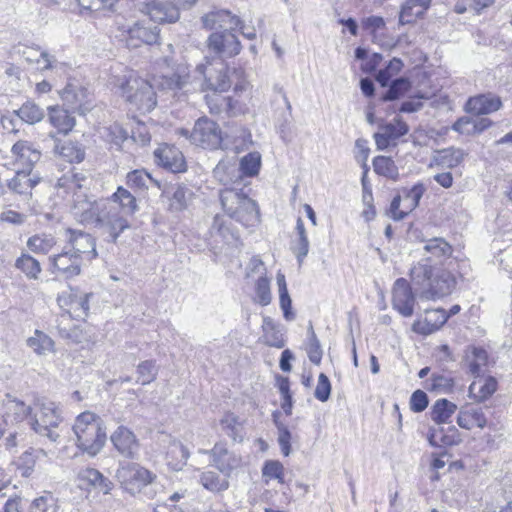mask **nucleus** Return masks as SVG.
Masks as SVG:
<instances>
[{
	"label": "nucleus",
	"mask_w": 512,
	"mask_h": 512,
	"mask_svg": "<svg viewBox=\"0 0 512 512\" xmlns=\"http://www.w3.org/2000/svg\"><path fill=\"white\" fill-rule=\"evenodd\" d=\"M465 153L461 149H445L441 151L436 158L438 164L453 168L458 166L464 159Z\"/></svg>",
	"instance_id": "nucleus-56"
},
{
	"label": "nucleus",
	"mask_w": 512,
	"mask_h": 512,
	"mask_svg": "<svg viewBox=\"0 0 512 512\" xmlns=\"http://www.w3.org/2000/svg\"><path fill=\"white\" fill-rule=\"evenodd\" d=\"M297 240L293 243L292 251L296 255L298 263L301 265L304 258L309 252V240L307 237L306 229L301 218L296 222Z\"/></svg>",
	"instance_id": "nucleus-45"
},
{
	"label": "nucleus",
	"mask_w": 512,
	"mask_h": 512,
	"mask_svg": "<svg viewBox=\"0 0 512 512\" xmlns=\"http://www.w3.org/2000/svg\"><path fill=\"white\" fill-rule=\"evenodd\" d=\"M252 143L249 130L244 127H230L223 135L221 149L232 150L239 153Z\"/></svg>",
	"instance_id": "nucleus-24"
},
{
	"label": "nucleus",
	"mask_w": 512,
	"mask_h": 512,
	"mask_svg": "<svg viewBox=\"0 0 512 512\" xmlns=\"http://www.w3.org/2000/svg\"><path fill=\"white\" fill-rule=\"evenodd\" d=\"M241 176L254 177L258 175L261 167V155L259 152H251L241 158L239 163Z\"/></svg>",
	"instance_id": "nucleus-52"
},
{
	"label": "nucleus",
	"mask_w": 512,
	"mask_h": 512,
	"mask_svg": "<svg viewBox=\"0 0 512 512\" xmlns=\"http://www.w3.org/2000/svg\"><path fill=\"white\" fill-rule=\"evenodd\" d=\"M188 82V75L180 72L172 75L154 77L153 83L139 77L133 70L123 68L121 73L113 74L110 84L119 90L125 100L136 110L146 113L156 104L155 87L163 90L182 89Z\"/></svg>",
	"instance_id": "nucleus-1"
},
{
	"label": "nucleus",
	"mask_w": 512,
	"mask_h": 512,
	"mask_svg": "<svg viewBox=\"0 0 512 512\" xmlns=\"http://www.w3.org/2000/svg\"><path fill=\"white\" fill-rule=\"evenodd\" d=\"M408 130V125L399 118H395L389 123L381 124L379 132L374 134L377 149L385 150L389 147L391 141H395L407 134Z\"/></svg>",
	"instance_id": "nucleus-21"
},
{
	"label": "nucleus",
	"mask_w": 512,
	"mask_h": 512,
	"mask_svg": "<svg viewBox=\"0 0 512 512\" xmlns=\"http://www.w3.org/2000/svg\"><path fill=\"white\" fill-rule=\"evenodd\" d=\"M91 179L83 172L69 171L61 176L55 184L57 195L62 198L78 197V194L88 192Z\"/></svg>",
	"instance_id": "nucleus-15"
},
{
	"label": "nucleus",
	"mask_w": 512,
	"mask_h": 512,
	"mask_svg": "<svg viewBox=\"0 0 512 512\" xmlns=\"http://www.w3.org/2000/svg\"><path fill=\"white\" fill-rule=\"evenodd\" d=\"M457 424L467 430L475 427L484 428L487 424L482 408L466 405L459 410Z\"/></svg>",
	"instance_id": "nucleus-30"
},
{
	"label": "nucleus",
	"mask_w": 512,
	"mask_h": 512,
	"mask_svg": "<svg viewBox=\"0 0 512 512\" xmlns=\"http://www.w3.org/2000/svg\"><path fill=\"white\" fill-rule=\"evenodd\" d=\"M43 453V450H29L24 452L19 458L18 469L23 477H30L34 471L36 460L38 456L36 454Z\"/></svg>",
	"instance_id": "nucleus-60"
},
{
	"label": "nucleus",
	"mask_w": 512,
	"mask_h": 512,
	"mask_svg": "<svg viewBox=\"0 0 512 512\" xmlns=\"http://www.w3.org/2000/svg\"><path fill=\"white\" fill-rule=\"evenodd\" d=\"M117 29L119 34L116 37L125 42L129 48H138L143 44L152 45L159 38L158 27L145 21L135 22L132 25L117 23Z\"/></svg>",
	"instance_id": "nucleus-9"
},
{
	"label": "nucleus",
	"mask_w": 512,
	"mask_h": 512,
	"mask_svg": "<svg viewBox=\"0 0 512 512\" xmlns=\"http://www.w3.org/2000/svg\"><path fill=\"white\" fill-rule=\"evenodd\" d=\"M11 152L15 162L22 166L21 170L32 171V167L40 160L41 153L27 141H18L12 146Z\"/></svg>",
	"instance_id": "nucleus-25"
},
{
	"label": "nucleus",
	"mask_w": 512,
	"mask_h": 512,
	"mask_svg": "<svg viewBox=\"0 0 512 512\" xmlns=\"http://www.w3.org/2000/svg\"><path fill=\"white\" fill-rule=\"evenodd\" d=\"M198 69L204 75L207 88L214 92H224L230 88L228 67L222 58H217L205 66L201 65Z\"/></svg>",
	"instance_id": "nucleus-16"
},
{
	"label": "nucleus",
	"mask_w": 512,
	"mask_h": 512,
	"mask_svg": "<svg viewBox=\"0 0 512 512\" xmlns=\"http://www.w3.org/2000/svg\"><path fill=\"white\" fill-rule=\"evenodd\" d=\"M198 452L209 454L213 466L226 477H230L243 463L242 457L228 450L224 443H216L211 450L199 449Z\"/></svg>",
	"instance_id": "nucleus-13"
},
{
	"label": "nucleus",
	"mask_w": 512,
	"mask_h": 512,
	"mask_svg": "<svg viewBox=\"0 0 512 512\" xmlns=\"http://www.w3.org/2000/svg\"><path fill=\"white\" fill-rule=\"evenodd\" d=\"M108 207H114L120 217L128 222V217L133 216L138 210L136 197L126 188L119 186L109 198L105 199Z\"/></svg>",
	"instance_id": "nucleus-20"
},
{
	"label": "nucleus",
	"mask_w": 512,
	"mask_h": 512,
	"mask_svg": "<svg viewBox=\"0 0 512 512\" xmlns=\"http://www.w3.org/2000/svg\"><path fill=\"white\" fill-rule=\"evenodd\" d=\"M137 372V381L142 385L149 384L156 377L155 363L149 360L143 361L138 365Z\"/></svg>",
	"instance_id": "nucleus-64"
},
{
	"label": "nucleus",
	"mask_w": 512,
	"mask_h": 512,
	"mask_svg": "<svg viewBox=\"0 0 512 512\" xmlns=\"http://www.w3.org/2000/svg\"><path fill=\"white\" fill-rule=\"evenodd\" d=\"M262 331L264 343L271 347L283 348L285 339L282 328L271 317L263 316Z\"/></svg>",
	"instance_id": "nucleus-36"
},
{
	"label": "nucleus",
	"mask_w": 512,
	"mask_h": 512,
	"mask_svg": "<svg viewBox=\"0 0 512 512\" xmlns=\"http://www.w3.org/2000/svg\"><path fill=\"white\" fill-rule=\"evenodd\" d=\"M27 346L39 356L55 352L53 339L40 330H35L33 336L27 339Z\"/></svg>",
	"instance_id": "nucleus-41"
},
{
	"label": "nucleus",
	"mask_w": 512,
	"mask_h": 512,
	"mask_svg": "<svg viewBox=\"0 0 512 512\" xmlns=\"http://www.w3.org/2000/svg\"><path fill=\"white\" fill-rule=\"evenodd\" d=\"M190 456L189 450L180 441H172L166 453L167 465L175 471L182 470Z\"/></svg>",
	"instance_id": "nucleus-37"
},
{
	"label": "nucleus",
	"mask_w": 512,
	"mask_h": 512,
	"mask_svg": "<svg viewBox=\"0 0 512 512\" xmlns=\"http://www.w3.org/2000/svg\"><path fill=\"white\" fill-rule=\"evenodd\" d=\"M374 171L381 176L396 180L399 176L395 162L386 156H377L373 159Z\"/></svg>",
	"instance_id": "nucleus-51"
},
{
	"label": "nucleus",
	"mask_w": 512,
	"mask_h": 512,
	"mask_svg": "<svg viewBox=\"0 0 512 512\" xmlns=\"http://www.w3.org/2000/svg\"><path fill=\"white\" fill-rule=\"evenodd\" d=\"M4 417L14 422H22L31 418L33 407L26 405L22 400L7 394L3 400Z\"/></svg>",
	"instance_id": "nucleus-29"
},
{
	"label": "nucleus",
	"mask_w": 512,
	"mask_h": 512,
	"mask_svg": "<svg viewBox=\"0 0 512 512\" xmlns=\"http://www.w3.org/2000/svg\"><path fill=\"white\" fill-rule=\"evenodd\" d=\"M146 12L154 22L172 23L179 19V9L175 0H148Z\"/></svg>",
	"instance_id": "nucleus-19"
},
{
	"label": "nucleus",
	"mask_w": 512,
	"mask_h": 512,
	"mask_svg": "<svg viewBox=\"0 0 512 512\" xmlns=\"http://www.w3.org/2000/svg\"><path fill=\"white\" fill-rule=\"evenodd\" d=\"M116 477L125 490L134 494L154 483L157 475L138 463H126L119 467Z\"/></svg>",
	"instance_id": "nucleus-11"
},
{
	"label": "nucleus",
	"mask_w": 512,
	"mask_h": 512,
	"mask_svg": "<svg viewBox=\"0 0 512 512\" xmlns=\"http://www.w3.org/2000/svg\"><path fill=\"white\" fill-rule=\"evenodd\" d=\"M100 134L106 142L115 145L117 148H120L128 139V132L118 123L103 127Z\"/></svg>",
	"instance_id": "nucleus-47"
},
{
	"label": "nucleus",
	"mask_w": 512,
	"mask_h": 512,
	"mask_svg": "<svg viewBox=\"0 0 512 512\" xmlns=\"http://www.w3.org/2000/svg\"><path fill=\"white\" fill-rule=\"evenodd\" d=\"M457 405L447 399H438L431 408V419L437 424L449 423Z\"/></svg>",
	"instance_id": "nucleus-42"
},
{
	"label": "nucleus",
	"mask_w": 512,
	"mask_h": 512,
	"mask_svg": "<svg viewBox=\"0 0 512 512\" xmlns=\"http://www.w3.org/2000/svg\"><path fill=\"white\" fill-rule=\"evenodd\" d=\"M242 190V187H226L221 190V205L231 219L245 227L254 226L259 221V211L255 201Z\"/></svg>",
	"instance_id": "nucleus-6"
},
{
	"label": "nucleus",
	"mask_w": 512,
	"mask_h": 512,
	"mask_svg": "<svg viewBox=\"0 0 512 512\" xmlns=\"http://www.w3.org/2000/svg\"><path fill=\"white\" fill-rule=\"evenodd\" d=\"M429 6L414 3V1L405 0L401 6L399 14V23L401 25L412 24L419 17H422Z\"/></svg>",
	"instance_id": "nucleus-43"
},
{
	"label": "nucleus",
	"mask_w": 512,
	"mask_h": 512,
	"mask_svg": "<svg viewBox=\"0 0 512 512\" xmlns=\"http://www.w3.org/2000/svg\"><path fill=\"white\" fill-rule=\"evenodd\" d=\"M205 28L215 29L217 27L224 28L221 32H214L208 38V48L214 53L232 57L239 54L241 44L232 32L241 22V20L232 15L228 11L211 12L202 17Z\"/></svg>",
	"instance_id": "nucleus-4"
},
{
	"label": "nucleus",
	"mask_w": 512,
	"mask_h": 512,
	"mask_svg": "<svg viewBox=\"0 0 512 512\" xmlns=\"http://www.w3.org/2000/svg\"><path fill=\"white\" fill-rule=\"evenodd\" d=\"M116 450L126 458H135L139 443L132 431L124 426H119L110 437Z\"/></svg>",
	"instance_id": "nucleus-22"
},
{
	"label": "nucleus",
	"mask_w": 512,
	"mask_h": 512,
	"mask_svg": "<svg viewBox=\"0 0 512 512\" xmlns=\"http://www.w3.org/2000/svg\"><path fill=\"white\" fill-rule=\"evenodd\" d=\"M58 509V500L51 492H44L36 497L29 508L30 512H58Z\"/></svg>",
	"instance_id": "nucleus-50"
},
{
	"label": "nucleus",
	"mask_w": 512,
	"mask_h": 512,
	"mask_svg": "<svg viewBox=\"0 0 512 512\" xmlns=\"http://www.w3.org/2000/svg\"><path fill=\"white\" fill-rule=\"evenodd\" d=\"M74 255L68 247L49 257L50 271L58 277L72 279L80 275L84 262Z\"/></svg>",
	"instance_id": "nucleus-14"
},
{
	"label": "nucleus",
	"mask_w": 512,
	"mask_h": 512,
	"mask_svg": "<svg viewBox=\"0 0 512 512\" xmlns=\"http://www.w3.org/2000/svg\"><path fill=\"white\" fill-rule=\"evenodd\" d=\"M497 390V381L494 377L474 381L469 386V396L477 402H483L491 397Z\"/></svg>",
	"instance_id": "nucleus-38"
},
{
	"label": "nucleus",
	"mask_w": 512,
	"mask_h": 512,
	"mask_svg": "<svg viewBox=\"0 0 512 512\" xmlns=\"http://www.w3.org/2000/svg\"><path fill=\"white\" fill-rule=\"evenodd\" d=\"M15 113L23 122L28 124L40 122L44 117V111L32 102L24 103Z\"/></svg>",
	"instance_id": "nucleus-53"
},
{
	"label": "nucleus",
	"mask_w": 512,
	"mask_h": 512,
	"mask_svg": "<svg viewBox=\"0 0 512 512\" xmlns=\"http://www.w3.org/2000/svg\"><path fill=\"white\" fill-rule=\"evenodd\" d=\"M403 67V62L399 58H393L389 61L388 65L379 70L376 75V80L381 86H387L391 78L397 75Z\"/></svg>",
	"instance_id": "nucleus-58"
},
{
	"label": "nucleus",
	"mask_w": 512,
	"mask_h": 512,
	"mask_svg": "<svg viewBox=\"0 0 512 512\" xmlns=\"http://www.w3.org/2000/svg\"><path fill=\"white\" fill-rule=\"evenodd\" d=\"M220 425L229 437L236 440L241 425L238 416L232 412H226L220 420Z\"/></svg>",
	"instance_id": "nucleus-63"
},
{
	"label": "nucleus",
	"mask_w": 512,
	"mask_h": 512,
	"mask_svg": "<svg viewBox=\"0 0 512 512\" xmlns=\"http://www.w3.org/2000/svg\"><path fill=\"white\" fill-rule=\"evenodd\" d=\"M424 250L429 256L423 260H428L429 264H432L433 260L442 264L446 259L450 258L453 253L452 246L443 238L427 240L424 245Z\"/></svg>",
	"instance_id": "nucleus-32"
},
{
	"label": "nucleus",
	"mask_w": 512,
	"mask_h": 512,
	"mask_svg": "<svg viewBox=\"0 0 512 512\" xmlns=\"http://www.w3.org/2000/svg\"><path fill=\"white\" fill-rule=\"evenodd\" d=\"M213 175L225 188L242 185L241 171L235 160H221L214 168Z\"/></svg>",
	"instance_id": "nucleus-23"
},
{
	"label": "nucleus",
	"mask_w": 512,
	"mask_h": 512,
	"mask_svg": "<svg viewBox=\"0 0 512 512\" xmlns=\"http://www.w3.org/2000/svg\"><path fill=\"white\" fill-rule=\"evenodd\" d=\"M56 241L51 235H34L30 237L27 241L28 248L34 252L39 254H47L52 250L55 246Z\"/></svg>",
	"instance_id": "nucleus-55"
},
{
	"label": "nucleus",
	"mask_w": 512,
	"mask_h": 512,
	"mask_svg": "<svg viewBox=\"0 0 512 512\" xmlns=\"http://www.w3.org/2000/svg\"><path fill=\"white\" fill-rule=\"evenodd\" d=\"M72 430L76 447L91 457L99 454L106 443L104 422L100 416L91 411L80 413L74 421Z\"/></svg>",
	"instance_id": "nucleus-5"
},
{
	"label": "nucleus",
	"mask_w": 512,
	"mask_h": 512,
	"mask_svg": "<svg viewBox=\"0 0 512 512\" xmlns=\"http://www.w3.org/2000/svg\"><path fill=\"white\" fill-rule=\"evenodd\" d=\"M410 279L419 296L427 300L446 297L456 286V278L450 271L435 267L428 260H420L411 268Z\"/></svg>",
	"instance_id": "nucleus-3"
},
{
	"label": "nucleus",
	"mask_w": 512,
	"mask_h": 512,
	"mask_svg": "<svg viewBox=\"0 0 512 512\" xmlns=\"http://www.w3.org/2000/svg\"><path fill=\"white\" fill-rule=\"evenodd\" d=\"M126 179L127 185L136 189H146L150 183L154 182V179L151 177V175L143 169L129 172Z\"/></svg>",
	"instance_id": "nucleus-59"
},
{
	"label": "nucleus",
	"mask_w": 512,
	"mask_h": 512,
	"mask_svg": "<svg viewBox=\"0 0 512 512\" xmlns=\"http://www.w3.org/2000/svg\"><path fill=\"white\" fill-rule=\"evenodd\" d=\"M411 83L408 78L400 77L392 81L389 89L382 97L384 101H392L398 99L409 90Z\"/></svg>",
	"instance_id": "nucleus-61"
},
{
	"label": "nucleus",
	"mask_w": 512,
	"mask_h": 512,
	"mask_svg": "<svg viewBox=\"0 0 512 512\" xmlns=\"http://www.w3.org/2000/svg\"><path fill=\"white\" fill-rule=\"evenodd\" d=\"M254 301L261 306H267L272 301L270 281L267 277H260L255 283Z\"/></svg>",
	"instance_id": "nucleus-57"
},
{
	"label": "nucleus",
	"mask_w": 512,
	"mask_h": 512,
	"mask_svg": "<svg viewBox=\"0 0 512 512\" xmlns=\"http://www.w3.org/2000/svg\"><path fill=\"white\" fill-rule=\"evenodd\" d=\"M62 100L71 109L80 108L86 96L85 90L79 85L68 84L60 94Z\"/></svg>",
	"instance_id": "nucleus-46"
},
{
	"label": "nucleus",
	"mask_w": 512,
	"mask_h": 512,
	"mask_svg": "<svg viewBox=\"0 0 512 512\" xmlns=\"http://www.w3.org/2000/svg\"><path fill=\"white\" fill-rule=\"evenodd\" d=\"M49 121L59 133L67 134L75 125V119L59 106L49 107Z\"/></svg>",
	"instance_id": "nucleus-40"
},
{
	"label": "nucleus",
	"mask_w": 512,
	"mask_h": 512,
	"mask_svg": "<svg viewBox=\"0 0 512 512\" xmlns=\"http://www.w3.org/2000/svg\"><path fill=\"white\" fill-rule=\"evenodd\" d=\"M464 363L472 375L479 376L488 363L487 351L481 347L468 346L465 350Z\"/></svg>",
	"instance_id": "nucleus-34"
},
{
	"label": "nucleus",
	"mask_w": 512,
	"mask_h": 512,
	"mask_svg": "<svg viewBox=\"0 0 512 512\" xmlns=\"http://www.w3.org/2000/svg\"><path fill=\"white\" fill-rule=\"evenodd\" d=\"M18 53L25 59L26 62L39 64L41 70H49L56 67L57 61L54 56L46 51H40L39 48L22 46L18 48Z\"/></svg>",
	"instance_id": "nucleus-33"
},
{
	"label": "nucleus",
	"mask_w": 512,
	"mask_h": 512,
	"mask_svg": "<svg viewBox=\"0 0 512 512\" xmlns=\"http://www.w3.org/2000/svg\"><path fill=\"white\" fill-rule=\"evenodd\" d=\"M448 318L449 315H447L444 309L438 308L427 310L425 319L423 321L415 322L413 324V329L417 333L429 335L441 328L446 323Z\"/></svg>",
	"instance_id": "nucleus-28"
},
{
	"label": "nucleus",
	"mask_w": 512,
	"mask_h": 512,
	"mask_svg": "<svg viewBox=\"0 0 512 512\" xmlns=\"http://www.w3.org/2000/svg\"><path fill=\"white\" fill-rule=\"evenodd\" d=\"M61 421V410L55 402L46 398L35 400L32 416L29 421L33 431L56 442L59 434L54 429L58 427Z\"/></svg>",
	"instance_id": "nucleus-7"
},
{
	"label": "nucleus",
	"mask_w": 512,
	"mask_h": 512,
	"mask_svg": "<svg viewBox=\"0 0 512 512\" xmlns=\"http://www.w3.org/2000/svg\"><path fill=\"white\" fill-rule=\"evenodd\" d=\"M39 178L27 170H17L14 177L7 182L9 190L29 199L33 188L38 184Z\"/></svg>",
	"instance_id": "nucleus-27"
},
{
	"label": "nucleus",
	"mask_w": 512,
	"mask_h": 512,
	"mask_svg": "<svg viewBox=\"0 0 512 512\" xmlns=\"http://www.w3.org/2000/svg\"><path fill=\"white\" fill-rule=\"evenodd\" d=\"M15 267L21 270L30 279H37L41 273L40 263L29 254H22L16 260Z\"/></svg>",
	"instance_id": "nucleus-54"
},
{
	"label": "nucleus",
	"mask_w": 512,
	"mask_h": 512,
	"mask_svg": "<svg viewBox=\"0 0 512 512\" xmlns=\"http://www.w3.org/2000/svg\"><path fill=\"white\" fill-rule=\"evenodd\" d=\"M210 113L220 114L226 112L228 115H236L240 109H237V101L230 97H224L220 94L214 93L211 96H206Z\"/></svg>",
	"instance_id": "nucleus-39"
},
{
	"label": "nucleus",
	"mask_w": 512,
	"mask_h": 512,
	"mask_svg": "<svg viewBox=\"0 0 512 512\" xmlns=\"http://www.w3.org/2000/svg\"><path fill=\"white\" fill-rule=\"evenodd\" d=\"M425 191L426 188L422 183H417L410 189L402 190L403 207L407 209L408 214L419 205Z\"/></svg>",
	"instance_id": "nucleus-49"
},
{
	"label": "nucleus",
	"mask_w": 512,
	"mask_h": 512,
	"mask_svg": "<svg viewBox=\"0 0 512 512\" xmlns=\"http://www.w3.org/2000/svg\"><path fill=\"white\" fill-rule=\"evenodd\" d=\"M165 194L169 201V210L172 212L186 209L193 196V192L182 184L171 186L165 191Z\"/></svg>",
	"instance_id": "nucleus-31"
},
{
	"label": "nucleus",
	"mask_w": 512,
	"mask_h": 512,
	"mask_svg": "<svg viewBox=\"0 0 512 512\" xmlns=\"http://www.w3.org/2000/svg\"><path fill=\"white\" fill-rule=\"evenodd\" d=\"M285 469L278 460H267L262 467V478L266 484L271 480H276L279 484H284Z\"/></svg>",
	"instance_id": "nucleus-48"
},
{
	"label": "nucleus",
	"mask_w": 512,
	"mask_h": 512,
	"mask_svg": "<svg viewBox=\"0 0 512 512\" xmlns=\"http://www.w3.org/2000/svg\"><path fill=\"white\" fill-rule=\"evenodd\" d=\"M71 212L82 224H94L107 234V241L116 243L122 232L130 228V222L120 217L114 207H108L104 199H94L88 195L78 194L71 202Z\"/></svg>",
	"instance_id": "nucleus-2"
},
{
	"label": "nucleus",
	"mask_w": 512,
	"mask_h": 512,
	"mask_svg": "<svg viewBox=\"0 0 512 512\" xmlns=\"http://www.w3.org/2000/svg\"><path fill=\"white\" fill-rule=\"evenodd\" d=\"M177 133L196 146L204 149L216 150L223 144V134L218 124L208 118H200L196 121L193 130L178 129Z\"/></svg>",
	"instance_id": "nucleus-8"
},
{
	"label": "nucleus",
	"mask_w": 512,
	"mask_h": 512,
	"mask_svg": "<svg viewBox=\"0 0 512 512\" xmlns=\"http://www.w3.org/2000/svg\"><path fill=\"white\" fill-rule=\"evenodd\" d=\"M154 157L158 165L170 172L180 173L186 169L182 152L173 145H161L154 151Z\"/></svg>",
	"instance_id": "nucleus-18"
},
{
	"label": "nucleus",
	"mask_w": 512,
	"mask_h": 512,
	"mask_svg": "<svg viewBox=\"0 0 512 512\" xmlns=\"http://www.w3.org/2000/svg\"><path fill=\"white\" fill-rule=\"evenodd\" d=\"M64 236L66 239L64 247H68L74 255H79V259L83 262L91 261L98 256L95 238L91 234L67 228Z\"/></svg>",
	"instance_id": "nucleus-12"
},
{
	"label": "nucleus",
	"mask_w": 512,
	"mask_h": 512,
	"mask_svg": "<svg viewBox=\"0 0 512 512\" xmlns=\"http://www.w3.org/2000/svg\"><path fill=\"white\" fill-rule=\"evenodd\" d=\"M59 154L68 162L79 163L85 157V152L81 146L74 142H66L60 147Z\"/></svg>",
	"instance_id": "nucleus-62"
},
{
	"label": "nucleus",
	"mask_w": 512,
	"mask_h": 512,
	"mask_svg": "<svg viewBox=\"0 0 512 512\" xmlns=\"http://www.w3.org/2000/svg\"><path fill=\"white\" fill-rule=\"evenodd\" d=\"M92 296L91 293L71 292L67 299H64V303L69 306L67 313L62 314L58 319L57 328L61 337L70 339L74 342H80L79 335L76 329H68L63 326L64 322L70 317L84 319L89 312V300Z\"/></svg>",
	"instance_id": "nucleus-10"
},
{
	"label": "nucleus",
	"mask_w": 512,
	"mask_h": 512,
	"mask_svg": "<svg viewBox=\"0 0 512 512\" xmlns=\"http://www.w3.org/2000/svg\"><path fill=\"white\" fill-rule=\"evenodd\" d=\"M502 102L497 95L487 93L469 98L467 112L475 115L490 114L500 109Z\"/></svg>",
	"instance_id": "nucleus-26"
},
{
	"label": "nucleus",
	"mask_w": 512,
	"mask_h": 512,
	"mask_svg": "<svg viewBox=\"0 0 512 512\" xmlns=\"http://www.w3.org/2000/svg\"><path fill=\"white\" fill-rule=\"evenodd\" d=\"M228 478L226 476L221 477L215 471H205L200 475V483L206 490L217 493L228 489Z\"/></svg>",
	"instance_id": "nucleus-44"
},
{
	"label": "nucleus",
	"mask_w": 512,
	"mask_h": 512,
	"mask_svg": "<svg viewBox=\"0 0 512 512\" xmlns=\"http://www.w3.org/2000/svg\"><path fill=\"white\" fill-rule=\"evenodd\" d=\"M415 298L408 281L399 278L393 286L392 305L402 316L410 317L413 314Z\"/></svg>",
	"instance_id": "nucleus-17"
},
{
	"label": "nucleus",
	"mask_w": 512,
	"mask_h": 512,
	"mask_svg": "<svg viewBox=\"0 0 512 512\" xmlns=\"http://www.w3.org/2000/svg\"><path fill=\"white\" fill-rule=\"evenodd\" d=\"M79 480L87 486L94 488L104 494L112 489V482L103 476V474L94 468H85L78 474Z\"/></svg>",
	"instance_id": "nucleus-35"
}]
</instances>
